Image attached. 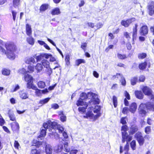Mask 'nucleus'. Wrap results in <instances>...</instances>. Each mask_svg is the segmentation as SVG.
<instances>
[{"mask_svg":"<svg viewBox=\"0 0 154 154\" xmlns=\"http://www.w3.org/2000/svg\"><path fill=\"white\" fill-rule=\"evenodd\" d=\"M100 103V100L97 95L95 93L90 92L87 94L85 92L81 93L80 97L77 100L76 104L77 106H85L79 107L78 110L79 112L84 113L86 109L89 104H98Z\"/></svg>","mask_w":154,"mask_h":154,"instance_id":"f257e3e1","label":"nucleus"},{"mask_svg":"<svg viewBox=\"0 0 154 154\" xmlns=\"http://www.w3.org/2000/svg\"><path fill=\"white\" fill-rule=\"evenodd\" d=\"M154 111V103L150 102L146 103H141L138 107L139 113L142 116L145 115L147 112L146 110Z\"/></svg>","mask_w":154,"mask_h":154,"instance_id":"f03ea898","label":"nucleus"},{"mask_svg":"<svg viewBox=\"0 0 154 154\" xmlns=\"http://www.w3.org/2000/svg\"><path fill=\"white\" fill-rule=\"evenodd\" d=\"M5 47L7 49L6 56L7 57L12 60H14L15 58L14 52L16 50V46L13 43H6Z\"/></svg>","mask_w":154,"mask_h":154,"instance_id":"7ed1b4c3","label":"nucleus"},{"mask_svg":"<svg viewBox=\"0 0 154 154\" xmlns=\"http://www.w3.org/2000/svg\"><path fill=\"white\" fill-rule=\"evenodd\" d=\"M49 125L51 126V128H52V130H53L54 131H55L57 130H58V132L60 133H62L63 131L64 128H63L60 125H58V124L55 122H51V121H49ZM54 132L53 134L54 135L55 134Z\"/></svg>","mask_w":154,"mask_h":154,"instance_id":"20e7f679","label":"nucleus"},{"mask_svg":"<svg viewBox=\"0 0 154 154\" xmlns=\"http://www.w3.org/2000/svg\"><path fill=\"white\" fill-rule=\"evenodd\" d=\"M128 129V127L126 125H123L121 127V130L122 131H123L122 132V141L123 143L125 142V139L126 138H128L129 140H132V136L128 135V133L127 132Z\"/></svg>","mask_w":154,"mask_h":154,"instance_id":"39448f33","label":"nucleus"},{"mask_svg":"<svg viewBox=\"0 0 154 154\" xmlns=\"http://www.w3.org/2000/svg\"><path fill=\"white\" fill-rule=\"evenodd\" d=\"M43 126L44 128H42L41 129L40 134L38 136V137L40 138V137H44L46 135V130L47 129H49V131H51L53 134L54 133V131H52V128H51L50 125H49V121H48L47 123H44Z\"/></svg>","mask_w":154,"mask_h":154,"instance_id":"423d86ee","label":"nucleus"},{"mask_svg":"<svg viewBox=\"0 0 154 154\" xmlns=\"http://www.w3.org/2000/svg\"><path fill=\"white\" fill-rule=\"evenodd\" d=\"M134 137L136 139L140 146H142L143 144L145 139L141 132L138 131L135 134Z\"/></svg>","mask_w":154,"mask_h":154,"instance_id":"0eeeda50","label":"nucleus"},{"mask_svg":"<svg viewBox=\"0 0 154 154\" xmlns=\"http://www.w3.org/2000/svg\"><path fill=\"white\" fill-rule=\"evenodd\" d=\"M93 109V107L92 106L89 107L88 109V111L86 112L85 115L84 116V117L86 119H92L93 118L94 114L92 112Z\"/></svg>","mask_w":154,"mask_h":154,"instance_id":"6e6552de","label":"nucleus"},{"mask_svg":"<svg viewBox=\"0 0 154 154\" xmlns=\"http://www.w3.org/2000/svg\"><path fill=\"white\" fill-rule=\"evenodd\" d=\"M20 72L22 73L25 74L24 78L25 80L28 82H31L33 81V78L30 75L25 73L26 72V70L24 68H22L20 70Z\"/></svg>","mask_w":154,"mask_h":154,"instance_id":"1a4fd4ad","label":"nucleus"},{"mask_svg":"<svg viewBox=\"0 0 154 154\" xmlns=\"http://www.w3.org/2000/svg\"><path fill=\"white\" fill-rule=\"evenodd\" d=\"M135 21V19L134 18H130L126 20H123L121 22V24L122 26L127 27L129 26L131 23Z\"/></svg>","mask_w":154,"mask_h":154,"instance_id":"9d476101","label":"nucleus"},{"mask_svg":"<svg viewBox=\"0 0 154 154\" xmlns=\"http://www.w3.org/2000/svg\"><path fill=\"white\" fill-rule=\"evenodd\" d=\"M11 125L12 130L14 132H18L20 128L18 123L17 122H14L12 123Z\"/></svg>","mask_w":154,"mask_h":154,"instance_id":"9b49d317","label":"nucleus"},{"mask_svg":"<svg viewBox=\"0 0 154 154\" xmlns=\"http://www.w3.org/2000/svg\"><path fill=\"white\" fill-rule=\"evenodd\" d=\"M142 90L145 95L149 96L152 94V91L151 89L147 86H144L142 89Z\"/></svg>","mask_w":154,"mask_h":154,"instance_id":"f8f14e48","label":"nucleus"},{"mask_svg":"<svg viewBox=\"0 0 154 154\" xmlns=\"http://www.w3.org/2000/svg\"><path fill=\"white\" fill-rule=\"evenodd\" d=\"M148 29L147 26H143L140 28V33L141 35L145 36L148 33Z\"/></svg>","mask_w":154,"mask_h":154,"instance_id":"ddd939ff","label":"nucleus"},{"mask_svg":"<svg viewBox=\"0 0 154 154\" xmlns=\"http://www.w3.org/2000/svg\"><path fill=\"white\" fill-rule=\"evenodd\" d=\"M138 130V126L136 125H131L129 133L130 135H133Z\"/></svg>","mask_w":154,"mask_h":154,"instance_id":"4468645a","label":"nucleus"},{"mask_svg":"<svg viewBox=\"0 0 154 154\" xmlns=\"http://www.w3.org/2000/svg\"><path fill=\"white\" fill-rule=\"evenodd\" d=\"M129 111L132 113H134L137 108L136 103L135 102L132 103L129 107Z\"/></svg>","mask_w":154,"mask_h":154,"instance_id":"2eb2a0df","label":"nucleus"},{"mask_svg":"<svg viewBox=\"0 0 154 154\" xmlns=\"http://www.w3.org/2000/svg\"><path fill=\"white\" fill-rule=\"evenodd\" d=\"M134 94L136 97L139 99H143L144 95L142 92L140 91H135Z\"/></svg>","mask_w":154,"mask_h":154,"instance_id":"dca6fc26","label":"nucleus"},{"mask_svg":"<svg viewBox=\"0 0 154 154\" xmlns=\"http://www.w3.org/2000/svg\"><path fill=\"white\" fill-rule=\"evenodd\" d=\"M154 2H151L148 6V9L149 10V14L151 16L152 15V11L154 9Z\"/></svg>","mask_w":154,"mask_h":154,"instance_id":"f3484780","label":"nucleus"},{"mask_svg":"<svg viewBox=\"0 0 154 154\" xmlns=\"http://www.w3.org/2000/svg\"><path fill=\"white\" fill-rule=\"evenodd\" d=\"M27 88L29 89H32L34 90L36 89H37V87L34 85L32 81L28 82H27Z\"/></svg>","mask_w":154,"mask_h":154,"instance_id":"a211bd4d","label":"nucleus"},{"mask_svg":"<svg viewBox=\"0 0 154 154\" xmlns=\"http://www.w3.org/2000/svg\"><path fill=\"white\" fill-rule=\"evenodd\" d=\"M45 151L47 154H51L52 152V147L50 145H46Z\"/></svg>","mask_w":154,"mask_h":154,"instance_id":"6ab92c4d","label":"nucleus"},{"mask_svg":"<svg viewBox=\"0 0 154 154\" xmlns=\"http://www.w3.org/2000/svg\"><path fill=\"white\" fill-rule=\"evenodd\" d=\"M49 5L48 4H42L40 8V11L41 12L44 11L48 8Z\"/></svg>","mask_w":154,"mask_h":154,"instance_id":"aec40b11","label":"nucleus"},{"mask_svg":"<svg viewBox=\"0 0 154 154\" xmlns=\"http://www.w3.org/2000/svg\"><path fill=\"white\" fill-rule=\"evenodd\" d=\"M26 31L27 35L30 36L32 33V29L30 26L28 24L26 25Z\"/></svg>","mask_w":154,"mask_h":154,"instance_id":"412c9836","label":"nucleus"},{"mask_svg":"<svg viewBox=\"0 0 154 154\" xmlns=\"http://www.w3.org/2000/svg\"><path fill=\"white\" fill-rule=\"evenodd\" d=\"M60 13V9L58 8H56L52 10L51 14L53 15H57Z\"/></svg>","mask_w":154,"mask_h":154,"instance_id":"4be33fe9","label":"nucleus"},{"mask_svg":"<svg viewBox=\"0 0 154 154\" xmlns=\"http://www.w3.org/2000/svg\"><path fill=\"white\" fill-rule=\"evenodd\" d=\"M50 99V98L48 97L44 99L40 100L39 102V104H41L42 105L38 106V107H41L42 105L47 103L49 100Z\"/></svg>","mask_w":154,"mask_h":154,"instance_id":"5701e85b","label":"nucleus"},{"mask_svg":"<svg viewBox=\"0 0 154 154\" xmlns=\"http://www.w3.org/2000/svg\"><path fill=\"white\" fill-rule=\"evenodd\" d=\"M35 69L38 72H40L43 69V66L41 63H38L35 66Z\"/></svg>","mask_w":154,"mask_h":154,"instance_id":"b1692460","label":"nucleus"},{"mask_svg":"<svg viewBox=\"0 0 154 154\" xmlns=\"http://www.w3.org/2000/svg\"><path fill=\"white\" fill-rule=\"evenodd\" d=\"M138 25L137 23L135 24V27L133 29V39L135 38L137 35V27Z\"/></svg>","mask_w":154,"mask_h":154,"instance_id":"393cba45","label":"nucleus"},{"mask_svg":"<svg viewBox=\"0 0 154 154\" xmlns=\"http://www.w3.org/2000/svg\"><path fill=\"white\" fill-rule=\"evenodd\" d=\"M42 66H44L45 68H48L50 66V63L48 61L46 60H43L42 61Z\"/></svg>","mask_w":154,"mask_h":154,"instance_id":"a878e982","label":"nucleus"},{"mask_svg":"<svg viewBox=\"0 0 154 154\" xmlns=\"http://www.w3.org/2000/svg\"><path fill=\"white\" fill-rule=\"evenodd\" d=\"M131 140H130L129 141L128 138H126L125 139V141H126V144L124 147V149L125 150H126V151L128 152L129 148V142H130Z\"/></svg>","mask_w":154,"mask_h":154,"instance_id":"bb28decb","label":"nucleus"},{"mask_svg":"<svg viewBox=\"0 0 154 154\" xmlns=\"http://www.w3.org/2000/svg\"><path fill=\"white\" fill-rule=\"evenodd\" d=\"M20 97L23 99H25L28 97L27 94L24 93L23 91L20 92Z\"/></svg>","mask_w":154,"mask_h":154,"instance_id":"cd10ccee","label":"nucleus"},{"mask_svg":"<svg viewBox=\"0 0 154 154\" xmlns=\"http://www.w3.org/2000/svg\"><path fill=\"white\" fill-rule=\"evenodd\" d=\"M37 84L38 88H44L46 86L45 82L43 81H39Z\"/></svg>","mask_w":154,"mask_h":154,"instance_id":"c85d7f7f","label":"nucleus"},{"mask_svg":"<svg viewBox=\"0 0 154 154\" xmlns=\"http://www.w3.org/2000/svg\"><path fill=\"white\" fill-rule=\"evenodd\" d=\"M63 149V146L62 144L58 145V146L54 149V151L55 152H60L62 151Z\"/></svg>","mask_w":154,"mask_h":154,"instance_id":"c756f323","label":"nucleus"},{"mask_svg":"<svg viewBox=\"0 0 154 154\" xmlns=\"http://www.w3.org/2000/svg\"><path fill=\"white\" fill-rule=\"evenodd\" d=\"M147 64V63L146 62L142 63L139 64V68L141 70L144 69L146 68Z\"/></svg>","mask_w":154,"mask_h":154,"instance_id":"7c9ffc66","label":"nucleus"},{"mask_svg":"<svg viewBox=\"0 0 154 154\" xmlns=\"http://www.w3.org/2000/svg\"><path fill=\"white\" fill-rule=\"evenodd\" d=\"M32 146H36L37 147H39L42 144V142L39 141L34 140L32 143Z\"/></svg>","mask_w":154,"mask_h":154,"instance_id":"2f4dec72","label":"nucleus"},{"mask_svg":"<svg viewBox=\"0 0 154 154\" xmlns=\"http://www.w3.org/2000/svg\"><path fill=\"white\" fill-rule=\"evenodd\" d=\"M25 62L28 64H32L34 63L35 61L34 58L30 57L27 59L26 61Z\"/></svg>","mask_w":154,"mask_h":154,"instance_id":"473e14b6","label":"nucleus"},{"mask_svg":"<svg viewBox=\"0 0 154 154\" xmlns=\"http://www.w3.org/2000/svg\"><path fill=\"white\" fill-rule=\"evenodd\" d=\"M8 114L10 120L13 121L16 120L15 116L13 113L9 112Z\"/></svg>","mask_w":154,"mask_h":154,"instance_id":"72a5a7b5","label":"nucleus"},{"mask_svg":"<svg viewBox=\"0 0 154 154\" xmlns=\"http://www.w3.org/2000/svg\"><path fill=\"white\" fill-rule=\"evenodd\" d=\"M138 78L137 77H134L132 78L131 79V84L132 85H135L137 82Z\"/></svg>","mask_w":154,"mask_h":154,"instance_id":"f704fd0d","label":"nucleus"},{"mask_svg":"<svg viewBox=\"0 0 154 154\" xmlns=\"http://www.w3.org/2000/svg\"><path fill=\"white\" fill-rule=\"evenodd\" d=\"M85 63V60L82 59H77L75 62V64L77 66H79L82 63Z\"/></svg>","mask_w":154,"mask_h":154,"instance_id":"c9c22d12","label":"nucleus"},{"mask_svg":"<svg viewBox=\"0 0 154 154\" xmlns=\"http://www.w3.org/2000/svg\"><path fill=\"white\" fill-rule=\"evenodd\" d=\"M27 42L29 44L31 45H33L34 43V40L33 38L32 37H30L27 39Z\"/></svg>","mask_w":154,"mask_h":154,"instance_id":"e433bc0d","label":"nucleus"},{"mask_svg":"<svg viewBox=\"0 0 154 154\" xmlns=\"http://www.w3.org/2000/svg\"><path fill=\"white\" fill-rule=\"evenodd\" d=\"M130 146L133 150L136 149V142L135 140H133L130 143Z\"/></svg>","mask_w":154,"mask_h":154,"instance_id":"4c0bfd02","label":"nucleus"},{"mask_svg":"<svg viewBox=\"0 0 154 154\" xmlns=\"http://www.w3.org/2000/svg\"><path fill=\"white\" fill-rule=\"evenodd\" d=\"M63 144L64 146V151L67 152H69L70 151V149L68 147V143L65 142Z\"/></svg>","mask_w":154,"mask_h":154,"instance_id":"58836bf2","label":"nucleus"},{"mask_svg":"<svg viewBox=\"0 0 154 154\" xmlns=\"http://www.w3.org/2000/svg\"><path fill=\"white\" fill-rule=\"evenodd\" d=\"M2 73L5 75H8L10 74V71L6 69H4L2 71Z\"/></svg>","mask_w":154,"mask_h":154,"instance_id":"ea45409f","label":"nucleus"},{"mask_svg":"<svg viewBox=\"0 0 154 154\" xmlns=\"http://www.w3.org/2000/svg\"><path fill=\"white\" fill-rule=\"evenodd\" d=\"M112 101L114 107L116 108L117 105V98L116 96H113Z\"/></svg>","mask_w":154,"mask_h":154,"instance_id":"a19ab883","label":"nucleus"},{"mask_svg":"<svg viewBox=\"0 0 154 154\" xmlns=\"http://www.w3.org/2000/svg\"><path fill=\"white\" fill-rule=\"evenodd\" d=\"M34 58L36 59L37 61H40L41 60L43 57L42 55V54H41L39 55H35L34 56Z\"/></svg>","mask_w":154,"mask_h":154,"instance_id":"79ce46f5","label":"nucleus"},{"mask_svg":"<svg viewBox=\"0 0 154 154\" xmlns=\"http://www.w3.org/2000/svg\"><path fill=\"white\" fill-rule=\"evenodd\" d=\"M147 55L146 53H143L138 54V57L139 59H143L146 57Z\"/></svg>","mask_w":154,"mask_h":154,"instance_id":"37998d69","label":"nucleus"},{"mask_svg":"<svg viewBox=\"0 0 154 154\" xmlns=\"http://www.w3.org/2000/svg\"><path fill=\"white\" fill-rule=\"evenodd\" d=\"M70 56L69 54H66L65 58V61L66 64L67 65H69L70 64Z\"/></svg>","mask_w":154,"mask_h":154,"instance_id":"c03bdc74","label":"nucleus"},{"mask_svg":"<svg viewBox=\"0 0 154 154\" xmlns=\"http://www.w3.org/2000/svg\"><path fill=\"white\" fill-rule=\"evenodd\" d=\"M120 81L122 85L123 86H125L126 85V81L125 78L122 75L120 78Z\"/></svg>","mask_w":154,"mask_h":154,"instance_id":"a18cd8bd","label":"nucleus"},{"mask_svg":"<svg viewBox=\"0 0 154 154\" xmlns=\"http://www.w3.org/2000/svg\"><path fill=\"white\" fill-rule=\"evenodd\" d=\"M118 58L120 59H124L126 58V55L125 54H122L119 53L117 54Z\"/></svg>","mask_w":154,"mask_h":154,"instance_id":"49530a36","label":"nucleus"},{"mask_svg":"<svg viewBox=\"0 0 154 154\" xmlns=\"http://www.w3.org/2000/svg\"><path fill=\"white\" fill-rule=\"evenodd\" d=\"M30 154H40V151L36 149H32L31 150Z\"/></svg>","mask_w":154,"mask_h":154,"instance_id":"de8ad7c7","label":"nucleus"},{"mask_svg":"<svg viewBox=\"0 0 154 154\" xmlns=\"http://www.w3.org/2000/svg\"><path fill=\"white\" fill-rule=\"evenodd\" d=\"M20 0H13V5L16 8L17 6L19 4L20 2Z\"/></svg>","mask_w":154,"mask_h":154,"instance_id":"09e8293b","label":"nucleus"},{"mask_svg":"<svg viewBox=\"0 0 154 154\" xmlns=\"http://www.w3.org/2000/svg\"><path fill=\"white\" fill-rule=\"evenodd\" d=\"M59 107V105L57 103H53L51 105V108H53L54 109H57Z\"/></svg>","mask_w":154,"mask_h":154,"instance_id":"8fccbe9b","label":"nucleus"},{"mask_svg":"<svg viewBox=\"0 0 154 154\" xmlns=\"http://www.w3.org/2000/svg\"><path fill=\"white\" fill-rule=\"evenodd\" d=\"M34 90H35V93L37 96H39L41 95V93H42V91L41 90L38 89L37 87V89H34Z\"/></svg>","mask_w":154,"mask_h":154,"instance_id":"3c124183","label":"nucleus"},{"mask_svg":"<svg viewBox=\"0 0 154 154\" xmlns=\"http://www.w3.org/2000/svg\"><path fill=\"white\" fill-rule=\"evenodd\" d=\"M124 95L125 97H126L125 98H126L127 99H128V100H130V99L131 98L130 95L129 93L126 91H125Z\"/></svg>","mask_w":154,"mask_h":154,"instance_id":"603ef678","label":"nucleus"},{"mask_svg":"<svg viewBox=\"0 0 154 154\" xmlns=\"http://www.w3.org/2000/svg\"><path fill=\"white\" fill-rule=\"evenodd\" d=\"M129 110V109L128 107H124L122 109V113L124 114H126Z\"/></svg>","mask_w":154,"mask_h":154,"instance_id":"864d4df0","label":"nucleus"},{"mask_svg":"<svg viewBox=\"0 0 154 154\" xmlns=\"http://www.w3.org/2000/svg\"><path fill=\"white\" fill-rule=\"evenodd\" d=\"M11 13L12 15L13 20L14 21H15L17 13L16 11L12 10L11 11Z\"/></svg>","mask_w":154,"mask_h":154,"instance_id":"5fc2aeb1","label":"nucleus"},{"mask_svg":"<svg viewBox=\"0 0 154 154\" xmlns=\"http://www.w3.org/2000/svg\"><path fill=\"white\" fill-rule=\"evenodd\" d=\"M150 126H148L145 128V132L147 134H149L151 131Z\"/></svg>","mask_w":154,"mask_h":154,"instance_id":"6e6d98bb","label":"nucleus"},{"mask_svg":"<svg viewBox=\"0 0 154 154\" xmlns=\"http://www.w3.org/2000/svg\"><path fill=\"white\" fill-rule=\"evenodd\" d=\"M42 55L43 56V57H44L46 59H48L49 58H50V57L51 56V54L47 53H42Z\"/></svg>","mask_w":154,"mask_h":154,"instance_id":"4d7b16f0","label":"nucleus"},{"mask_svg":"<svg viewBox=\"0 0 154 154\" xmlns=\"http://www.w3.org/2000/svg\"><path fill=\"white\" fill-rule=\"evenodd\" d=\"M0 53L2 54L5 53L6 55L7 53L5 49L1 46H0Z\"/></svg>","mask_w":154,"mask_h":154,"instance_id":"13d9d810","label":"nucleus"},{"mask_svg":"<svg viewBox=\"0 0 154 154\" xmlns=\"http://www.w3.org/2000/svg\"><path fill=\"white\" fill-rule=\"evenodd\" d=\"M126 117H122L120 120V123L123 125H125L126 124Z\"/></svg>","mask_w":154,"mask_h":154,"instance_id":"bf43d9fd","label":"nucleus"},{"mask_svg":"<svg viewBox=\"0 0 154 154\" xmlns=\"http://www.w3.org/2000/svg\"><path fill=\"white\" fill-rule=\"evenodd\" d=\"M46 68V72H47V73L49 75H50L52 73V69L51 68H50V66H49V67H48V68Z\"/></svg>","mask_w":154,"mask_h":154,"instance_id":"052dcab7","label":"nucleus"},{"mask_svg":"<svg viewBox=\"0 0 154 154\" xmlns=\"http://www.w3.org/2000/svg\"><path fill=\"white\" fill-rule=\"evenodd\" d=\"M122 76V75L120 73H117L116 75H113L112 78L113 79H115L116 78L118 79L119 78H121Z\"/></svg>","mask_w":154,"mask_h":154,"instance_id":"680f3d73","label":"nucleus"},{"mask_svg":"<svg viewBox=\"0 0 154 154\" xmlns=\"http://www.w3.org/2000/svg\"><path fill=\"white\" fill-rule=\"evenodd\" d=\"M60 119L62 122H64L66 120V116L64 115H62V116H60Z\"/></svg>","mask_w":154,"mask_h":154,"instance_id":"e2e57ef3","label":"nucleus"},{"mask_svg":"<svg viewBox=\"0 0 154 154\" xmlns=\"http://www.w3.org/2000/svg\"><path fill=\"white\" fill-rule=\"evenodd\" d=\"M145 80V77L143 75H141L139 77V81L140 82H143Z\"/></svg>","mask_w":154,"mask_h":154,"instance_id":"0e129e2a","label":"nucleus"},{"mask_svg":"<svg viewBox=\"0 0 154 154\" xmlns=\"http://www.w3.org/2000/svg\"><path fill=\"white\" fill-rule=\"evenodd\" d=\"M100 108L99 107H98L97 108H96L95 109H93V111L94 113H100Z\"/></svg>","mask_w":154,"mask_h":154,"instance_id":"69168bd1","label":"nucleus"},{"mask_svg":"<svg viewBox=\"0 0 154 154\" xmlns=\"http://www.w3.org/2000/svg\"><path fill=\"white\" fill-rule=\"evenodd\" d=\"M47 38V40L50 42L51 44L53 45L54 46L56 47V45L54 42L51 39Z\"/></svg>","mask_w":154,"mask_h":154,"instance_id":"338daca9","label":"nucleus"},{"mask_svg":"<svg viewBox=\"0 0 154 154\" xmlns=\"http://www.w3.org/2000/svg\"><path fill=\"white\" fill-rule=\"evenodd\" d=\"M20 145L17 141L15 140L14 142V147L17 149H18V147Z\"/></svg>","mask_w":154,"mask_h":154,"instance_id":"774afa93","label":"nucleus"}]
</instances>
